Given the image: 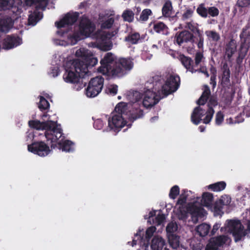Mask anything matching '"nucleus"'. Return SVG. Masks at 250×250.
I'll use <instances>...</instances> for the list:
<instances>
[{
  "label": "nucleus",
  "mask_w": 250,
  "mask_h": 250,
  "mask_svg": "<svg viewBox=\"0 0 250 250\" xmlns=\"http://www.w3.org/2000/svg\"><path fill=\"white\" fill-rule=\"evenodd\" d=\"M28 150L40 156H46L50 151L49 147L42 142L35 143L32 145H28Z\"/></svg>",
  "instance_id": "ddd939ff"
},
{
  "label": "nucleus",
  "mask_w": 250,
  "mask_h": 250,
  "mask_svg": "<svg viewBox=\"0 0 250 250\" xmlns=\"http://www.w3.org/2000/svg\"><path fill=\"white\" fill-rule=\"evenodd\" d=\"M114 21V20L113 18H108V19L105 20V21L102 23L101 28L102 29H108L111 27Z\"/></svg>",
  "instance_id": "ea45409f"
},
{
  "label": "nucleus",
  "mask_w": 250,
  "mask_h": 250,
  "mask_svg": "<svg viewBox=\"0 0 250 250\" xmlns=\"http://www.w3.org/2000/svg\"><path fill=\"white\" fill-rule=\"evenodd\" d=\"M208 100V108H209L210 107L213 108V107L217 105V101L215 98L210 97Z\"/></svg>",
  "instance_id": "864d4df0"
},
{
  "label": "nucleus",
  "mask_w": 250,
  "mask_h": 250,
  "mask_svg": "<svg viewBox=\"0 0 250 250\" xmlns=\"http://www.w3.org/2000/svg\"><path fill=\"white\" fill-rule=\"evenodd\" d=\"M156 230V228L153 226L150 227L147 229L146 232V238L147 239V241H148L149 238L152 236Z\"/></svg>",
  "instance_id": "09e8293b"
},
{
  "label": "nucleus",
  "mask_w": 250,
  "mask_h": 250,
  "mask_svg": "<svg viewBox=\"0 0 250 250\" xmlns=\"http://www.w3.org/2000/svg\"><path fill=\"white\" fill-rule=\"evenodd\" d=\"M179 77L174 74L170 75L167 78L165 84L161 86V91L163 96H167L172 92L176 91L180 84Z\"/></svg>",
  "instance_id": "9d476101"
},
{
  "label": "nucleus",
  "mask_w": 250,
  "mask_h": 250,
  "mask_svg": "<svg viewBox=\"0 0 250 250\" xmlns=\"http://www.w3.org/2000/svg\"><path fill=\"white\" fill-rule=\"evenodd\" d=\"M210 95L211 92L209 87L207 85H204V104L208 102Z\"/></svg>",
  "instance_id": "37998d69"
},
{
  "label": "nucleus",
  "mask_w": 250,
  "mask_h": 250,
  "mask_svg": "<svg viewBox=\"0 0 250 250\" xmlns=\"http://www.w3.org/2000/svg\"><path fill=\"white\" fill-rule=\"evenodd\" d=\"M165 219V216L164 215L159 214L155 218V223L157 224V225H160L164 221Z\"/></svg>",
  "instance_id": "4d7b16f0"
},
{
  "label": "nucleus",
  "mask_w": 250,
  "mask_h": 250,
  "mask_svg": "<svg viewBox=\"0 0 250 250\" xmlns=\"http://www.w3.org/2000/svg\"><path fill=\"white\" fill-rule=\"evenodd\" d=\"M221 224L219 223H216L213 226L212 230L210 231L209 236H213L216 233V231L220 227Z\"/></svg>",
  "instance_id": "13d9d810"
},
{
  "label": "nucleus",
  "mask_w": 250,
  "mask_h": 250,
  "mask_svg": "<svg viewBox=\"0 0 250 250\" xmlns=\"http://www.w3.org/2000/svg\"><path fill=\"white\" fill-rule=\"evenodd\" d=\"M192 38V34L187 31L181 32L176 37V42L179 45L185 42H187L190 41Z\"/></svg>",
  "instance_id": "412c9836"
},
{
  "label": "nucleus",
  "mask_w": 250,
  "mask_h": 250,
  "mask_svg": "<svg viewBox=\"0 0 250 250\" xmlns=\"http://www.w3.org/2000/svg\"><path fill=\"white\" fill-rule=\"evenodd\" d=\"M122 16L125 21L130 22L134 20V14L130 10H126L124 11Z\"/></svg>",
  "instance_id": "bb28decb"
},
{
  "label": "nucleus",
  "mask_w": 250,
  "mask_h": 250,
  "mask_svg": "<svg viewBox=\"0 0 250 250\" xmlns=\"http://www.w3.org/2000/svg\"><path fill=\"white\" fill-rule=\"evenodd\" d=\"M169 242L173 249H176L180 244L179 237L174 234H170L169 236Z\"/></svg>",
  "instance_id": "c756f323"
},
{
  "label": "nucleus",
  "mask_w": 250,
  "mask_h": 250,
  "mask_svg": "<svg viewBox=\"0 0 250 250\" xmlns=\"http://www.w3.org/2000/svg\"><path fill=\"white\" fill-rule=\"evenodd\" d=\"M206 34L208 36V39L210 41L217 42L220 39L219 34L216 31H206Z\"/></svg>",
  "instance_id": "473e14b6"
},
{
  "label": "nucleus",
  "mask_w": 250,
  "mask_h": 250,
  "mask_svg": "<svg viewBox=\"0 0 250 250\" xmlns=\"http://www.w3.org/2000/svg\"><path fill=\"white\" fill-rule=\"evenodd\" d=\"M203 55L200 52L196 53L195 57V65H198L202 61Z\"/></svg>",
  "instance_id": "052dcab7"
},
{
  "label": "nucleus",
  "mask_w": 250,
  "mask_h": 250,
  "mask_svg": "<svg viewBox=\"0 0 250 250\" xmlns=\"http://www.w3.org/2000/svg\"><path fill=\"white\" fill-rule=\"evenodd\" d=\"M227 227L232 234L235 242H239L250 233V216L249 219L243 220H228Z\"/></svg>",
  "instance_id": "39448f33"
},
{
  "label": "nucleus",
  "mask_w": 250,
  "mask_h": 250,
  "mask_svg": "<svg viewBox=\"0 0 250 250\" xmlns=\"http://www.w3.org/2000/svg\"><path fill=\"white\" fill-rule=\"evenodd\" d=\"M117 65H119L120 67L122 69V72L119 75H120L123 73L124 69L130 70L132 68L133 64L130 59H122L120 60Z\"/></svg>",
  "instance_id": "5701e85b"
},
{
  "label": "nucleus",
  "mask_w": 250,
  "mask_h": 250,
  "mask_svg": "<svg viewBox=\"0 0 250 250\" xmlns=\"http://www.w3.org/2000/svg\"><path fill=\"white\" fill-rule=\"evenodd\" d=\"M143 116V111L141 109H136L132 111L129 117L130 120H135Z\"/></svg>",
  "instance_id": "58836bf2"
},
{
  "label": "nucleus",
  "mask_w": 250,
  "mask_h": 250,
  "mask_svg": "<svg viewBox=\"0 0 250 250\" xmlns=\"http://www.w3.org/2000/svg\"><path fill=\"white\" fill-rule=\"evenodd\" d=\"M61 146L62 151L69 152L73 150L72 147V143L68 140H59V139L56 142Z\"/></svg>",
  "instance_id": "393cba45"
},
{
  "label": "nucleus",
  "mask_w": 250,
  "mask_h": 250,
  "mask_svg": "<svg viewBox=\"0 0 250 250\" xmlns=\"http://www.w3.org/2000/svg\"><path fill=\"white\" fill-rule=\"evenodd\" d=\"M250 4V0H237V5L239 7H246Z\"/></svg>",
  "instance_id": "5fc2aeb1"
},
{
  "label": "nucleus",
  "mask_w": 250,
  "mask_h": 250,
  "mask_svg": "<svg viewBox=\"0 0 250 250\" xmlns=\"http://www.w3.org/2000/svg\"><path fill=\"white\" fill-rule=\"evenodd\" d=\"M118 90V86L115 84L109 85L107 87V92L111 94L114 95L117 94Z\"/></svg>",
  "instance_id": "a18cd8bd"
},
{
  "label": "nucleus",
  "mask_w": 250,
  "mask_h": 250,
  "mask_svg": "<svg viewBox=\"0 0 250 250\" xmlns=\"http://www.w3.org/2000/svg\"><path fill=\"white\" fill-rule=\"evenodd\" d=\"M20 44V39L15 37H7L3 43V48L5 49H11Z\"/></svg>",
  "instance_id": "6ab92c4d"
},
{
  "label": "nucleus",
  "mask_w": 250,
  "mask_h": 250,
  "mask_svg": "<svg viewBox=\"0 0 250 250\" xmlns=\"http://www.w3.org/2000/svg\"><path fill=\"white\" fill-rule=\"evenodd\" d=\"M162 14L166 17H169L172 14V3L170 1H167L162 8Z\"/></svg>",
  "instance_id": "a878e982"
},
{
  "label": "nucleus",
  "mask_w": 250,
  "mask_h": 250,
  "mask_svg": "<svg viewBox=\"0 0 250 250\" xmlns=\"http://www.w3.org/2000/svg\"><path fill=\"white\" fill-rule=\"evenodd\" d=\"M226 187V183L224 181L218 182L210 184L206 187L208 189L214 192H219L223 190Z\"/></svg>",
  "instance_id": "4be33fe9"
},
{
  "label": "nucleus",
  "mask_w": 250,
  "mask_h": 250,
  "mask_svg": "<svg viewBox=\"0 0 250 250\" xmlns=\"http://www.w3.org/2000/svg\"><path fill=\"white\" fill-rule=\"evenodd\" d=\"M210 84L211 85L212 88L213 89L216 85V76L214 75H211L210 78Z\"/></svg>",
  "instance_id": "e2e57ef3"
},
{
  "label": "nucleus",
  "mask_w": 250,
  "mask_h": 250,
  "mask_svg": "<svg viewBox=\"0 0 250 250\" xmlns=\"http://www.w3.org/2000/svg\"><path fill=\"white\" fill-rule=\"evenodd\" d=\"M126 109L125 104L121 103L118 104L115 107V111L118 113L113 114L108 119V126L111 129L116 131L117 129L123 127L125 124L124 121L125 112Z\"/></svg>",
  "instance_id": "1a4fd4ad"
},
{
  "label": "nucleus",
  "mask_w": 250,
  "mask_h": 250,
  "mask_svg": "<svg viewBox=\"0 0 250 250\" xmlns=\"http://www.w3.org/2000/svg\"><path fill=\"white\" fill-rule=\"evenodd\" d=\"M186 211L182 207L180 206L177 213V217L179 220H185L188 217V212L192 215V221L196 223L198 222V218H202V204L196 201L193 203L188 205Z\"/></svg>",
  "instance_id": "6e6552de"
},
{
  "label": "nucleus",
  "mask_w": 250,
  "mask_h": 250,
  "mask_svg": "<svg viewBox=\"0 0 250 250\" xmlns=\"http://www.w3.org/2000/svg\"><path fill=\"white\" fill-rule=\"evenodd\" d=\"M193 11L189 8H186L182 14V19L186 20L189 19L193 15Z\"/></svg>",
  "instance_id": "79ce46f5"
},
{
  "label": "nucleus",
  "mask_w": 250,
  "mask_h": 250,
  "mask_svg": "<svg viewBox=\"0 0 250 250\" xmlns=\"http://www.w3.org/2000/svg\"><path fill=\"white\" fill-rule=\"evenodd\" d=\"M152 14V11L149 9H145L143 10L140 16L139 20L146 21L148 19V17Z\"/></svg>",
  "instance_id": "f704fd0d"
},
{
  "label": "nucleus",
  "mask_w": 250,
  "mask_h": 250,
  "mask_svg": "<svg viewBox=\"0 0 250 250\" xmlns=\"http://www.w3.org/2000/svg\"><path fill=\"white\" fill-rule=\"evenodd\" d=\"M112 46V43L110 41H108L105 43H101L100 44L99 48L103 51H107L111 49Z\"/></svg>",
  "instance_id": "49530a36"
},
{
  "label": "nucleus",
  "mask_w": 250,
  "mask_h": 250,
  "mask_svg": "<svg viewBox=\"0 0 250 250\" xmlns=\"http://www.w3.org/2000/svg\"><path fill=\"white\" fill-rule=\"evenodd\" d=\"M114 60L115 57L112 53H106L101 61V66L99 68L98 71L104 75L119 76L122 72V69L117 63L112 65Z\"/></svg>",
  "instance_id": "0eeeda50"
},
{
  "label": "nucleus",
  "mask_w": 250,
  "mask_h": 250,
  "mask_svg": "<svg viewBox=\"0 0 250 250\" xmlns=\"http://www.w3.org/2000/svg\"><path fill=\"white\" fill-rule=\"evenodd\" d=\"M224 120V115L221 111H219L216 113L215 117V122L218 125H220Z\"/></svg>",
  "instance_id": "3c124183"
},
{
  "label": "nucleus",
  "mask_w": 250,
  "mask_h": 250,
  "mask_svg": "<svg viewBox=\"0 0 250 250\" xmlns=\"http://www.w3.org/2000/svg\"><path fill=\"white\" fill-rule=\"evenodd\" d=\"M13 21L9 17H4L0 19V31L2 32H8L13 26Z\"/></svg>",
  "instance_id": "a211bd4d"
},
{
  "label": "nucleus",
  "mask_w": 250,
  "mask_h": 250,
  "mask_svg": "<svg viewBox=\"0 0 250 250\" xmlns=\"http://www.w3.org/2000/svg\"><path fill=\"white\" fill-rule=\"evenodd\" d=\"M177 229V225L175 222H171L169 223L166 228L167 232L169 233H172L175 232Z\"/></svg>",
  "instance_id": "a19ab883"
},
{
  "label": "nucleus",
  "mask_w": 250,
  "mask_h": 250,
  "mask_svg": "<svg viewBox=\"0 0 250 250\" xmlns=\"http://www.w3.org/2000/svg\"><path fill=\"white\" fill-rule=\"evenodd\" d=\"M218 248L210 238L208 243L207 245L205 250H217Z\"/></svg>",
  "instance_id": "8fccbe9b"
},
{
  "label": "nucleus",
  "mask_w": 250,
  "mask_h": 250,
  "mask_svg": "<svg viewBox=\"0 0 250 250\" xmlns=\"http://www.w3.org/2000/svg\"><path fill=\"white\" fill-rule=\"evenodd\" d=\"M95 30L94 24L87 18H83L80 21L79 29L68 37V42L71 45L75 44L81 40L94 36L93 33Z\"/></svg>",
  "instance_id": "20e7f679"
},
{
  "label": "nucleus",
  "mask_w": 250,
  "mask_h": 250,
  "mask_svg": "<svg viewBox=\"0 0 250 250\" xmlns=\"http://www.w3.org/2000/svg\"><path fill=\"white\" fill-rule=\"evenodd\" d=\"M29 126L37 130H45V136L48 140L56 142L62 136V130L56 122L50 120L40 122L31 120L28 122Z\"/></svg>",
  "instance_id": "f257e3e1"
},
{
  "label": "nucleus",
  "mask_w": 250,
  "mask_h": 250,
  "mask_svg": "<svg viewBox=\"0 0 250 250\" xmlns=\"http://www.w3.org/2000/svg\"><path fill=\"white\" fill-rule=\"evenodd\" d=\"M179 58L184 66L187 69L189 68L191 62H192L191 59L186 57L183 55H180Z\"/></svg>",
  "instance_id": "e433bc0d"
},
{
  "label": "nucleus",
  "mask_w": 250,
  "mask_h": 250,
  "mask_svg": "<svg viewBox=\"0 0 250 250\" xmlns=\"http://www.w3.org/2000/svg\"><path fill=\"white\" fill-rule=\"evenodd\" d=\"M222 70L223 73L221 79V84L223 87L229 88L231 85L229 79L230 72L227 63L225 62L223 64Z\"/></svg>",
  "instance_id": "dca6fc26"
},
{
  "label": "nucleus",
  "mask_w": 250,
  "mask_h": 250,
  "mask_svg": "<svg viewBox=\"0 0 250 250\" xmlns=\"http://www.w3.org/2000/svg\"><path fill=\"white\" fill-rule=\"evenodd\" d=\"M210 229L211 226L209 225L204 223V237L207 235H209L210 232Z\"/></svg>",
  "instance_id": "680f3d73"
},
{
  "label": "nucleus",
  "mask_w": 250,
  "mask_h": 250,
  "mask_svg": "<svg viewBox=\"0 0 250 250\" xmlns=\"http://www.w3.org/2000/svg\"><path fill=\"white\" fill-rule=\"evenodd\" d=\"M118 31V29H116L111 32H100L98 33L97 36H100L102 38H104L107 39H110L116 35Z\"/></svg>",
  "instance_id": "7c9ffc66"
},
{
  "label": "nucleus",
  "mask_w": 250,
  "mask_h": 250,
  "mask_svg": "<svg viewBox=\"0 0 250 250\" xmlns=\"http://www.w3.org/2000/svg\"><path fill=\"white\" fill-rule=\"evenodd\" d=\"M128 99L130 102L134 103L138 102L142 98L141 94L138 91L131 92L128 95Z\"/></svg>",
  "instance_id": "cd10ccee"
},
{
  "label": "nucleus",
  "mask_w": 250,
  "mask_h": 250,
  "mask_svg": "<svg viewBox=\"0 0 250 250\" xmlns=\"http://www.w3.org/2000/svg\"><path fill=\"white\" fill-rule=\"evenodd\" d=\"M213 195L212 193L204 192V207L207 208L213 212L215 216H222L224 214L223 211L224 206H229L231 201V197L227 195H222L220 198L216 200L214 204Z\"/></svg>",
  "instance_id": "7ed1b4c3"
},
{
  "label": "nucleus",
  "mask_w": 250,
  "mask_h": 250,
  "mask_svg": "<svg viewBox=\"0 0 250 250\" xmlns=\"http://www.w3.org/2000/svg\"><path fill=\"white\" fill-rule=\"evenodd\" d=\"M166 25L163 23L158 22L154 25L153 28L155 32L159 33L163 31Z\"/></svg>",
  "instance_id": "de8ad7c7"
},
{
  "label": "nucleus",
  "mask_w": 250,
  "mask_h": 250,
  "mask_svg": "<svg viewBox=\"0 0 250 250\" xmlns=\"http://www.w3.org/2000/svg\"><path fill=\"white\" fill-rule=\"evenodd\" d=\"M162 80L161 76L156 75L152 78V83H154L153 89L157 91V94L155 92L150 89L146 90L144 93V98L142 102L144 107L148 108L156 104L163 96L162 92L159 89L160 87L159 82Z\"/></svg>",
  "instance_id": "423d86ee"
},
{
  "label": "nucleus",
  "mask_w": 250,
  "mask_h": 250,
  "mask_svg": "<svg viewBox=\"0 0 250 250\" xmlns=\"http://www.w3.org/2000/svg\"><path fill=\"white\" fill-rule=\"evenodd\" d=\"M242 114L244 115V113H240L239 115H238L236 118H235L234 120H233V119L230 118V120L232 121V123H240L244 121V119L242 117Z\"/></svg>",
  "instance_id": "bf43d9fd"
},
{
  "label": "nucleus",
  "mask_w": 250,
  "mask_h": 250,
  "mask_svg": "<svg viewBox=\"0 0 250 250\" xmlns=\"http://www.w3.org/2000/svg\"><path fill=\"white\" fill-rule=\"evenodd\" d=\"M78 16V14L77 13H68L62 20L59 22H56L55 24L58 28L71 25L77 20Z\"/></svg>",
  "instance_id": "4468645a"
},
{
  "label": "nucleus",
  "mask_w": 250,
  "mask_h": 250,
  "mask_svg": "<svg viewBox=\"0 0 250 250\" xmlns=\"http://www.w3.org/2000/svg\"><path fill=\"white\" fill-rule=\"evenodd\" d=\"M66 72L63 78L66 82L70 83H78L81 74L87 72V67L79 59L70 60L65 64Z\"/></svg>",
  "instance_id": "f03ea898"
},
{
  "label": "nucleus",
  "mask_w": 250,
  "mask_h": 250,
  "mask_svg": "<svg viewBox=\"0 0 250 250\" xmlns=\"http://www.w3.org/2000/svg\"><path fill=\"white\" fill-rule=\"evenodd\" d=\"M104 85V79L102 77H96L92 79L86 90V94L88 97H94L101 91Z\"/></svg>",
  "instance_id": "9b49d317"
},
{
  "label": "nucleus",
  "mask_w": 250,
  "mask_h": 250,
  "mask_svg": "<svg viewBox=\"0 0 250 250\" xmlns=\"http://www.w3.org/2000/svg\"><path fill=\"white\" fill-rule=\"evenodd\" d=\"M214 113V110L213 108L210 107L208 109L206 112V116L204 118V124H208L210 122Z\"/></svg>",
  "instance_id": "72a5a7b5"
},
{
  "label": "nucleus",
  "mask_w": 250,
  "mask_h": 250,
  "mask_svg": "<svg viewBox=\"0 0 250 250\" xmlns=\"http://www.w3.org/2000/svg\"><path fill=\"white\" fill-rule=\"evenodd\" d=\"M75 55L78 57L82 58L86 62V63H85L83 62L80 61L86 64L87 68L89 66H95L98 62V59L95 57L93 53L90 50L85 48H81L76 50Z\"/></svg>",
  "instance_id": "f8f14e48"
},
{
  "label": "nucleus",
  "mask_w": 250,
  "mask_h": 250,
  "mask_svg": "<svg viewBox=\"0 0 250 250\" xmlns=\"http://www.w3.org/2000/svg\"><path fill=\"white\" fill-rule=\"evenodd\" d=\"M49 106V104L48 102L42 96H40L39 108L41 110H45L47 109Z\"/></svg>",
  "instance_id": "c9c22d12"
},
{
  "label": "nucleus",
  "mask_w": 250,
  "mask_h": 250,
  "mask_svg": "<svg viewBox=\"0 0 250 250\" xmlns=\"http://www.w3.org/2000/svg\"><path fill=\"white\" fill-rule=\"evenodd\" d=\"M39 20L37 19L36 14H31L29 16L28 22L30 25H34L36 24Z\"/></svg>",
  "instance_id": "603ef678"
},
{
  "label": "nucleus",
  "mask_w": 250,
  "mask_h": 250,
  "mask_svg": "<svg viewBox=\"0 0 250 250\" xmlns=\"http://www.w3.org/2000/svg\"><path fill=\"white\" fill-rule=\"evenodd\" d=\"M196 233L200 236H202V231L203 230V226L202 225H199L195 229Z\"/></svg>",
  "instance_id": "0e129e2a"
},
{
  "label": "nucleus",
  "mask_w": 250,
  "mask_h": 250,
  "mask_svg": "<svg viewBox=\"0 0 250 250\" xmlns=\"http://www.w3.org/2000/svg\"><path fill=\"white\" fill-rule=\"evenodd\" d=\"M237 42L234 39H230L225 46V54L229 60L230 59L237 50Z\"/></svg>",
  "instance_id": "f3484780"
},
{
  "label": "nucleus",
  "mask_w": 250,
  "mask_h": 250,
  "mask_svg": "<svg viewBox=\"0 0 250 250\" xmlns=\"http://www.w3.org/2000/svg\"><path fill=\"white\" fill-rule=\"evenodd\" d=\"M179 193V189L178 186H175L171 188L170 193L169 196L172 199H175L176 196Z\"/></svg>",
  "instance_id": "c03bdc74"
},
{
  "label": "nucleus",
  "mask_w": 250,
  "mask_h": 250,
  "mask_svg": "<svg viewBox=\"0 0 250 250\" xmlns=\"http://www.w3.org/2000/svg\"><path fill=\"white\" fill-rule=\"evenodd\" d=\"M219 13V10L215 7H210L208 10L204 7V18L207 17L208 14L212 17H216Z\"/></svg>",
  "instance_id": "c85d7f7f"
},
{
  "label": "nucleus",
  "mask_w": 250,
  "mask_h": 250,
  "mask_svg": "<svg viewBox=\"0 0 250 250\" xmlns=\"http://www.w3.org/2000/svg\"><path fill=\"white\" fill-rule=\"evenodd\" d=\"M140 39V35L138 33H134L129 35L125 38V40L132 44L136 43Z\"/></svg>",
  "instance_id": "4c0bfd02"
},
{
  "label": "nucleus",
  "mask_w": 250,
  "mask_h": 250,
  "mask_svg": "<svg viewBox=\"0 0 250 250\" xmlns=\"http://www.w3.org/2000/svg\"><path fill=\"white\" fill-rule=\"evenodd\" d=\"M141 230L139 229V231L136 234L135 238H138V239L140 238V245H142V241L143 240V237L141 236Z\"/></svg>",
  "instance_id": "774afa93"
},
{
  "label": "nucleus",
  "mask_w": 250,
  "mask_h": 250,
  "mask_svg": "<svg viewBox=\"0 0 250 250\" xmlns=\"http://www.w3.org/2000/svg\"><path fill=\"white\" fill-rule=\"evenodd\" d=\"M186 27L191 30L195 34L197 33L198 36L200 37L201 34L199 32V30L196 27H194L190 22H188Z\"/></svg>",
  "instance_id": "6e6d98bb"
},
{
  "label": "nucleus",
  "mask_w": 250,
  "mask_h": 250,
  "mask_svg": "<svg viewBox=\"0 0 250 250\" xmlns=\"http://www.w3.org/2000/svg\"><path fill=\"white\" fill-rule=\"evenodd\" d=\"M197 12L200 15L203 17V5L202 4H200L198 7Z\"/></svg>",
  "instance_id": "338daca9"
},
{
  "label": "nucleus",
  "mask_w": 250,
  "mask_h": 250,
  "mask_svg": "<svg viewBox=\"0 0 250 250\" xmlns=\"http://www.w3.org/2000/svg\"><path fill=\"white\" fill-rule=\"evenodd\" d=\"M210 239L218 248L225 244L228 240V237L226 235H221L217 237H211Z\"/></svg>",
  "instance_id": "b1692460"
},
{
  "label": "nucleus",
  "mask_w": 250,
  "mask_h": 250,
  "mask_svg": "<svg viewBox=\"0 0 250 250\" xmlns=\"http://www.w3.org/2000/svg\"><path fill=\"white\" fill-rule=\"evenodd\" d=\"M14 0H0V10H5L13 6Z\"/></svg>",
  "instance_id": "2f4dec72"
},
{
  "label": "nucleus",
  "mask_w": 250,
  "mask_h": 250,
  "mask_svg": "<svg viewBox=\"0 0 250 250\" xmlns=\"http://www.w3.org/2000/svg\"><path fill=\"white\" fill-rule=\"evenodd\" d=\"M165 245V241L162 237L156 236L152 240L151 248L152 250H162Z\"/></svg>",
  "instance_id": "aec40b11"
},
{
  "label": "nucleus",
  "mask_w": 250,
  "mask_h": 250,
  "mask_svg": "<svg viewBox=\"0 0 250 250\" xmlns=\"http://www.w3.org/2000/svg\"><path fill=\"white\" fill-rule=\"evenodd\" d=\"M186 201V198L185 196H180L179 198L177 204L180 205H182Z\"/></svg>",
  "instance_id": "69168bd1"
},
{
  "label": "nucleus",
  "mask_w": 250,
  "mask_h": 250,
  "mask_svg": "<svg viewBox=\"0 0 250 250\" xmlns=\"http://www.w3.org/2000/svg\"><path fill=\"white\" fill-rule=\"evenodd\" d=\"M203 93L201 95L199 99L197 101V104L199 105L198 107L195 108L192 115H191V121L192 122L196 124H198L200 121L202 120L203 115L202 108L200 107V105L203 104Z\"/></svg>",
  "instance_id": "2eb2a0df"
}]
</instances>
